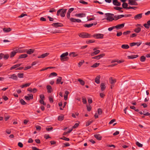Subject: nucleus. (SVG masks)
Returning a JSON list of instances; mask_svg holds the SVG:
<instances>
[{"mask_svg":"<svg viewBox=\"0 0 150 150\" xmlns=\"http://www.w3.org/2000/svg\"><path fill=\"white\" fill-rule=\"evenodd\" d=\"M122 34V33L121 32H117L116 34V35L117 36L119 37L121 36Z\"/></svg>","mask_w":150,"mask_h":150,"instance_id":"64","label":"nucleus"},{"mask_svg":"<svg viewBox=\"0 0 150 150\" xmlns=\"http://www.w3.org/2000/svg\"><path fill=\"white\" fill-rule=\"evenodd\" d=\"M94 137L97 139L100 140L102 139V137L99 134H96L94 135Z\"/></svg>","mask_w":150,"mask_h":150,"instance_id":"19","label":"nucleus"},{"mask_svg":"<svg viewBox=\"0 0 150 150\" xmlns=\"http://www.w3.org/2000/svg\"><path fill=\"white\" fill-rule=\"evenodd\" d=\"M47 89V92L49 93H51L52 91V88L51 86L48 85L46 86Z\"/></svg>","mask_w":150,"mask_h":150,"instance_id":"27","label":"nucleus"},{"mask_svg":"<svg viewBox=\"0 0 150 150\" xmlns=\"http://www.w3.org/2000/svg\"><path fill=\"white\" fill-rule=\"evenodd\" d=\"M69 55L72 57H74L77 56V54H76L75 52H73L70 53L69 54Z\"/></svg>","mask_w":150,"mask_h":150,"instance_id":"39","label":"nucleus"},{"mask_svg":"<svg viewBox=\"0 0 150 150\" xmlns=\"http://www.w3.org/2000/svg\"><path fill=\"white\" fill-rule=\"evenodd\" d=\"M122 8L125 9H128V7H127L128 4L126 3H124L122 5Z\"/></svg>","mask_w":150,"mask_h":150,"instance_id":"34","label":"nucleus"},{"mask_svg":"<svg viewBox=\"0 0 150 150\" xmlns=\"http://www.w3.org/2000/svg\"><path fill=\"white\" fill-rule=\"evenodd\" d=\"M113 4L114 5L117 6L121 5V3L119 2L117 0H113Z\"/></svg>","mask_w":150,"mask_h":150,"instance_id":"15","label":"nucleus"},{"mask_svg":"<svg viewBox=\"0 0 150 150\" xmlns=\"http://www.w3.org/2000/svg\"><path fill=\"white\" fill-rule=\"evenodd\" d=\"M78 35L80 37L82 38H89L91 36L90 34L85 32H82L79 33L78 34Z\"/></svg>","mask_w":150,"mask_h":150,"instance_id":"2","label":"nucleus"},{"mask_svg":"<svg viewBox=\"0 0 150 150\" xmlns=\"http://www.w3.org/2000/svg\"><path fill=\"white\" fill-rule=\"evenodd\" d=\"M34 51V50L32 49H29L28 50H26V52L28 54H30L33 53Z\"/></svg>","mask_w":150,"mask_h":150,"instance_id":"26","label":"nucleus"},{"mask_svg":"<svg viewBox=\"0 0 150 150\" xmlns=\"http://www.w3.org/2000/svg\"><path fill=\"white\" fill-rule=\"evenodd\" d=\"M138 57V55H131V56H128L127 58L129 59H133L135 58Z\"/></svg>","mask_w":150,"mask_h":150,"instance_id":"30","label":"nucleus"},{"mask_svg":"<svg viewBox=\"0 0 150 150\" xmlns=\"http://www.w3.org/2000/svg\"><path fill=\"white\" fill-rule=\"evenodd\" d=\"M97 24V23H92L89 24H84L83 25H84V27H85L89 28V27H90L92 26H93V25H96Z\"/></svg>","mask_w":150,"mask_h":150,"instance_id":"17","label":"nucleus"},{"mask_svg":"<svg viewBox=\"0 0 150 150\" xmlns=\"http://www.w3.org/2000/svg\"><path fill=\"white\" fill-rule=\"evenodd\" d=\"M125 23H122L120 24H118L116 26H115V28L117 29H120L123 28L124 26Z\"/></svg>","mask_w":150,"mask_h":150,"instance_id":"12","label":"nucleus"},{"mask_svg":"<svg viewBox=\"0 0 150 150\" xmlns=\"http://www.w3.org/2000/svg\"><path fill=\"white\" fill-rule=\"evenodd\" d=\"M57 75V74L55 72L51 73L49 77H51L52 76H56Z\"/></svg>","mask_w":150,"mask_h":150,"instance_id":"42","label":"nucleus"},{"mask_svg":"<svg viewBox=\"0 0 150 150\" xmlns=\"http://www.w3.org/2000/svg\"><path fill=\"white\" fill-rule=\"evenodd\" d=\"M80 3L84 4H88L87 2H85L83 0H80L79 1Z\"/></svg>","mask_w":150,"mask_h":150,"instance_id":"55","label":"nucleus"},{"mask_svg":"<svg viewBox=\"0 0 150 150\" xmlns=\"http://www.w3.org/2000/svg\"><path fill=\"white\" fill-rule=\"evenodd\" d=\"M8 78L9 79H11L14 80H17L18 79L17 76L15 74L10 75V76Z\"/></svg>","mask_w":150,"mask_h":150,"instance_id":"16","label":"nucleus"},{"mask_svg":"<svg viewBox=\"0 0 150 150\" xmlns=\"http://www.w3.org/2000/svg\"><path fill=\"white\" fill-rule=\"evenodd\" d=\"M18 145L21 148L23 146V144L21 142H19L18 143Z\"/></svg>","mask_w":150,"mask_h":150,"instance_id":"62","label":"nucleus"},{"mask_svg":"<svg viewBox=\"0 0 150 150\" xmlns=\"http://www.w3.org/2000/svg\"><path fill=\"white\" fill-rule=\"evenodd\" d=\"M78 81H79L80 83V84L82 85H84L85 84V82L84 81L81 80L80 79H78Z\"/></svg>","mask_w":150,"mask_h":150,"instance_id":"44","label":"nucleus"},{"mask_svg":"<svg viewBox=\"0 0 150 150\" xmlns=\"http://www.w3.org/2000/svg\"><path fill=\"white\" fill-rule=\"evenodd\" d=\"M137 0H129L128 4L131 5L137 6L138 4L136 2Z\"/></svg>","mask_w":150,"mask_h":150,"instance_id":"6","label":"nucleus"},{"mask_svg":"<svg viewBox=\"0 0 150 150\" xmlns=\"http://www.w3.org/2000/svg\"><path fill=\"white\" fill-rule=\"evenodd\" d=\"M93 122V120H91V121H88L86 122V127L88 126L89 125H90L91 123H92Z\"/></svg>","mask_w":150,"mask_h":150,"instance_id":"45","label":"nucleus"},{"mask_svg":"<svg viewBox=\"0 0 150 150\" xmlns=\"http://www.w3.org/2000/svg\"><path fill=\"white\" fill-rule=\"evenodd\" d=\"M87 110L88 111H90L91 109V107L90 105L89 106H87Z\"/></svg>","mask_w":150,"mask_h":150,"instance_id":"63","label":"nucleus"},{"mask_svg":"<svg viewBox=\"0 0 150 150\" xmlns=\"http://www.w3.org/2000/svg\"><path fill=\"white\" fill-rule=\"evenodd\" d=\"M35 128L37 130L40 131L41 129V127L39 125L36 126Z\"/></svg>","mask_w":150,"mask_h":150,"instance_id":"51","label":"nucleus"},{"mask_svg":"<svg viewBox=\"0 0 150 150\" xmlns=\"http://www.w3.org/2000/svg\"><path fill=\"white\" fill-rule=\"evenodd\" d=\"M136 144L139 147H142L143 146V145L142 144H140L138 142H136Z\"/></svg>","mask_w":150,"mask_h":150,"instance_id":"48","label":"nucleus"},{"mask_svg":"<svg viewBox=\"0 0 150 150\" xmlns=\"http://www.w3.org/2000/svg\"><path fill=\"white\" fill-rule=\"evenodd\" d=\"M52 25L55 28H57L58 27H62L63 26V25L62 23H54L52 24Z\"/></svg>","mask_w":150,"mask_h":150,"instance_id":"8","label":"nucleus"},{"mask_svg":"<svg viewBox=\"0 0 150 150\" xmlns=\"http://www.w3.org/2000/svg\"><path fill=\"white\" fill-rule=\"evenodd\" d=\"M40 100H44L45 99V96L43 94H41L40 96Z\"/></svg>","mask_w":150,"mask_h":150,"instance_id":"57","label":"nucleus"},{"mask_svg":"<svg viewBox=\"0 0 150 150\" xmlns=\"http://www.w3.org/2000/svg\"><path fill=\"white\" fill-rule=\"evenodd\" d=\"M70 21L72 22L80 23L81 22V20L79 19H75L73 18H70Z\"/></svg>","mask_w":150,"mask_h":150,"instance_id":"9","label":"nucleus"},{"mask_svg":"<svg viewBox=\"0 0 150 150\" xmlns=\"http://www.w3.org/2000/svg\"><path fill=\"white\" fill-rule=\"evenodd\" d=\"M142 16V13H139L135 15L134 18L135 20H137L141 19Z\"/></svg>","mask_w":150,"mask_h":150,"instance_id":"11","label":"nucleus"},{"mask_svg":"<svg viewBox=\"0 0 150 150\" xmlns=\"http://www.w3.org/2000/svg\"><path fill=\"white\" fill-rule=\"evenodd\" d=\"M109 82L111 84L115 83L116 82V80L115 79H113L112 77H110L109 79Z\"/></svg>","mask_w":150,"mask_h":150,"instance_id":"18","label":"nucleus"},{"mask_svg":"<svg viewBox=\"0 0 150 150\" xmlns=\"http://www.w3.org/2000/svg\"><path fill=\"white\" fill-rule=\"evenodd\" d=\"M125 16L124 15H120L118 16H114V20H117L119 19L124 17Z\"/></svg>","mask_w":150,"mask_h":150,"instance_id":"13","label":"nucleus"},{"mask_svg":"<svg viewBox=\"0 0 150 150\" xmlns=\"http://www.w3.org/2000/svg\"><path fill=\"white\" fill-rule=\"evenodd\" d=\"M121 48L124 49H127L129 48V46L127 44L122 45L121 46Z\"/></svg>","mask_w":150,"mask_h":150,"instance_id":"29","label":"nucleus"},{"mask_svg":"<svg viewBox=\"0 0 150 150\" xmlns=\"http://www.w3.org/2000/svg\"><path fill=\"white\" fill-rule=\"evenodd\" d=\"M100 76L98 75L95 78V82L97 84H99L100 82Z\"/></svg>","mask_w":150,"mask_h":150,"instance_id":"20","label":"nucleus"},{"mask_svg":"<svg viewBox=\"0 0 150 150\" xmlns=\"http://www.w3.org/2000/svg\"><path fill=\"white\" fill-rule=\"evenodd\" d=\"M21 64H17L16 65H14L10 68V70H12L17 68L21 66Z\"/></svg>","mask_w":150,"mask_h":150,"instance_id":"28","label":"nucleus"},{"mask_svg":"<svg viewBox=\"0 0 150 150\" xmlns=\"http://www.w3.org/2000/svg\"><path fill=\"white\" fill-rule=\"evenodd\" d=\"M28 57V55L26 54H22L19 57V59L24 58Z\"/></svg>","mask_w":150,"mask_h":150,"instance_id":"31","label":"nucleus"},{"mask_svg":"<svg viewBox=\"0 0 150 150\" xmlns=\"http://www.w3.org/2000/svg\"><path fill=\"white\" fill-rule=\"evenodd\" d=\"M9 57V56L8 54H4L3 58L4 59H7Z\"/></svg>","mask_w":150,"mask_h":150,"instance_id":"43","label":"nucleus"},{"mask_svg":"<svg viewBox=\"0 0 150 150\" xmlns=\"http://www.w3.org/2000/svg\"><path fill=\"white\" fill-rule=\"evenodd\" d=\"M49 54V53H46L42 54L41 55L38 56V58H43L45 57L48 56Z\"/></svg>","mask_w":150,"mask_h":150,"instance_id":"14","label":"nucleus"},{"mask_svg":"<svg viewBox=\"0 0 150 150\" xmlns=\"http://www.w3.org/2000/svg\"><path fill=\"white\" fill-rule=\"evenodd\" d=\"M62 79V77L60 76H59L58 77V78L57 79V82H56V84H59L61 82V81Z\"/></svg>","mask_w":150,"mask_h":150,"instance_id":"36","label":"nucleus"},{"mask_svg":"<svg viewBox=\"0 0 150 150\" xmlns=\"http://www.w3.org/2000/svg\"><path fill=\"white\" fill-rule=\"evenodd\" d=\"M11 30V29L10 28H4L3 29V31L5 33H8Z\"/></svg>","mask_w":150,"mask_h":150,"instance_id":"24","label":"nucleus"},{"mask_svg":"<svg viewBox=\"0 0 150 150\" xmlns=\"http://www.w3.org/2000/svg\"><path fill=\"white\" fill-rule=\"evenodd\" d=\"M30 84H31L30 83H25V84H23V85H21V87L22 88H23L24 87L29 86L30 85Z\"/></svg>","mask_w":150,"mask_h":150,"instance_id":"33","label":"nucleus"},{"mask_svg":"<svg viewBox=\"0 0 150 150\" xmlns=\"http://www.w3.org/2000/svg\"><path fill=\"white\" fill-rule=\"evenodd\" d=\"M20 102L21 104L23 105H25L26 104V103L23 99L20 100Z\"/></svg>","mask_w":150,"mask_h":150,"instance_id":"46","label":"nucleus"},{"mask_svg":"<svg viewBox=\"0 0 150 150\" xmlns=\"http://www.w3.org/2000/svg\"><path fill=\"white\" fill-rule=\"evenodd\" d=\"M143 25L146 28H149L150 26V20L147 22V23L144 24Z\"/></svg>","mask_w":150,"mask_h":150,"instance_id":"22","label":"nucleus"},{"mask_svg":"<svg viewBox=\"0 0 150 150\" xmlns=\"http://www.w3.org/2000/svg\"><path fill=\"white\" fill-rule=\"evenodd\" d=\"M100 65L99 63H96L94 64L93 65L91 66V67L93 68H96L98 67Z\"/></svg>","mask_w":150,"mask_h":150,"instance_id":"40","label":"nucleus"},{"mask_svg":"<svg viewBox=\"0 0 150 150\" xmlns=\"http://www.w3.org/2000/svg\"><path fill=\"white\" fill-rule=\"evenodd\" d=\"M115 28V26H113L112 27H111L109 28H108V30L109 31H111L112 30H113V29H114Z\"/></svg>","mask_w":150,"mask_h":150,"instance_id":"59","label":"nucleus"},{"mask_svg":"<svg viewBox=\"0 0 150 150\" xmlns=\"http://www.w3.org/2000/svg\"><path fill=\"white\" fill-rule=\"evenodd\" d=\"M64 119V116L63 115H61L59 116L58 117V120L60 121H61L63 120Z\"/></svg>","mask_w":150,"mask_h":150,"instance_id":"32","label":"nucleus"},{"mask_svg":"<svg viewBox=\"0 0 150 150\" xmlns=\"http://www.w3.org/2000/svg\"><path fill=\"white\" fill-rule=\"evenodd\" d=\"M67 10L66 9H60L57 11V15L59 16L60 15L61 17H64L65 16Z\"/></svg>","mask_w":150,"mask_h":150,"instance_id":"1","label":"nucleus"},{"mask_svg":"<svg viewBox=\"0 0 150 150\" xmlns=\"http://www.w3.org/2000/svg\"><path fill=\"white\" fill-rule=\"evenodd\" d=\"M100 52V50H96L93 52L91 53V56H94L97 55Z\"/></svg>","mask_w":150,"mask_h":150,"instance_id":"23","label":"nucleus"},{"mask_svg":"<svg viewBox=\"0 0 150 150\" xmlns=\"http://www.w3.org/2000/svg\"><path fill=\"white\" fill-rule=\"evenodd\" d=\"M93 37L96 39L103 38V35L101 34H95L93 35Z\"/></svg>","mask_w":150,"mask_h":150,"instance_id":"7","label":"nucleus"},{"mask_svg":"<svg viewBox=\"0 0 150 150\" xmlns=\"http://www.w3.org/2000/svg\"><path fill=\"white\" fill-rule=\"evenodd\" d=\"M44 100H40L39 102L41 104H43L44 105H46V104L45 103L44 101Z\"/></svg>","mask_w":150,"mask_h":150,"instance_id":"50","label":"nucleus"},{"mask_svg":"<svg viewBox=\"0 0 150 150\" xmlns=\"http://www.w3.org/2000/svg\"><path fill=\"white\" fill-rule=\"evenodd\" d=\"M19 51L18 48H16L13 50L10 53V57L11 58L13 57L17 53H18Z\"/></svg>","mask_w":150,"mask_h":150,"instance_id":"4","label":"nucleus"},{"mask_svg":"<svg viewBox=\"0 0 150 150\" xmlns=\"http://www.w3.org/2000/svg\"><path fill=\"white\" fill-rule=\"evenodd\" d=\"M146 59V57L144 56H142L140 58V60L141 62H144Z\"/></svg>","mask_w":150,"mask_h":150,"instance_id":"37","label":"nucleus"},{"mask_svg":"<svg viewBox=\"0 0 150 150\" xmlns=\"http://www.w3.org/2000/svg\"><path fill=\"white\" fill-rule=\"evenodd\" d=\"M79 124L78 123H76L74 125L73 127V128H77L79 126Z\"/></svg>","mask_w":150,"mask_h":150,"instance_id":"58","label":"nucleus"},{"mask_svg":"<svg viewBox=\"0 0 150 150\" xmlns=\"http://www.w3.org/2000/svg\"><path fill=\"white\" fill-rule=\"evenodd\" d=\"M137 43L136 42H132L130 44V46L131 47L133 46H135L136 45Z\"/></svg>","mask_w":150,"mask_h":150,"instance_id":"61","label":"nucleus"},{"mask_svg":"<svg viewBox=\"0 0 150 150\" xmlns=\"http://www.w3.org/2000/svg\"><path fill=\"white\" fill-rule=\"evenodd\" d=\"M75 16L77 17H82L85 16L86 14L83 13L76 14Z\"/></svg>","mask_w":150,"mask_h":150,"instance_id":"21","label":"nucleus"},{"mask_svg":"<svg viewBox=\"0 0 150 150\" xmlns=\"http://www.w3.org/2000/svg\"><path fill=\"white\" fill-rule=\"evenodd\" d=\"M98 114H101L102 112V110L100 108H98Z\"/></svg>","mask_w":150,"mask_h":150,"instance_id":"54","label":"nucleus"},{"mask_svg":"<svg viewBox=\"0 0 150 150\" xmlns=\"http://www.w3.org/2000/svg\"><path fill=\"white\" fill-rule=\"evenodd\" d=\"M114 8L116 10L120 11L121 12H123L121 10L122 9V8L118 7H114Z\"/></svg>","mask_w":150,"mask_h":150,"instance_id":"35","label":"nucleus"},{"mask_svg":"<svg viewBox=\"0 0 150 150\" xmlns=\"http://www.w3.org/2000/svg\"><path fill=\"white\" fill-rule=\"evenodd\" d=\"M82 102L83 104H86L87 103L86 100V98L84 97L82 98Z\"/></svg>","mask_w":150,"mask_h":150,"instance_id":"49","label":"nucleus"},{"mask_svg":"<svg viewBox=\"0 0 150 150\" xmlns=\"http://www.w3.org/2000/svg\"><path fill=\"white\" fill-rule=\"evenodd\" d=\"M100 87L101 90L102 91H103L106 88L105 83H101L100 84Z\"/></svg>","mask_w":150,"mask_h":150,"instance_id":"25","label":"nucleus"},{"mask_svg":"<svg viewBox=\"0 0 150 150\" xmlns=\"http://www.w3.org/2000/svg\"><path fill=\"white\" fill-rule=\"evenodd\" d=\"M55 11H56V10L54 8H52L49 11V12L50 13H52L54 12H55Z\"/></svg>","mask_w":150,"mask_h":150,"instance_id":"60","label":"nucleus"},{"mask_svg":"<svg viewBox=\"0 0 150 150\" xmlns=\"http://www.w3.org/2000/svg\"><path fill=\"white\" fill-rule=\"evenodd\" d=\"M68 54V52L62 54L60 56V59L62 62L65 61L68 59V58L67 57H66L67 56Z\"/></svg>","mask_w":150,"mask_h":150,"instance_id":"3","label":"nucleus"},{"mask_svg":"<svg viewBox=\"0 0 150 150\" xmlns=\"http://www.w3.org/2000/svg\"><path fill=\"white\" fill-rule=\"evenodd\" d=\"M141 28L138 27L134 30V31L137 33H139L141 30Z\"/></svg>","mask_w":150,"mask_h":150,"instance_id":"38","label":"nucleus"},{"mask_svg":"<svg viewBox=\"0 0 150 150\" xmlns=\"http://www.w3.org/2000/svg\"><path fill=\"white\" fill-rule=\"evenodd\" d=\"M61 139H62L64 140H65L66 141H69V138L65 137H63V138H61Z\"/></svg>","mask_w":150,"mask_h":150,"instance_id":"53","label":"nucleus"},{"mask_svg":"<svg viewBox=\"0 0 150 150\" xmlns=\"http://www.w3.org/2000/svg\"><path fill=\"white\" fill-rule=\"evenodd\" d=\"M107 16V20L109 21H112V20H114V18L113 17H114V15L113 14L110 13H108L106 14Z\"/></svg>","mask_w":150,"mask_h":150,"instance_id":"5","label":"nucleus"},{"mask_svg":"<svg viewBox=\"0 0 150 150\" xmlns=\"http://www.w3.org/2000/svg\"><path fill=\"white\" fill-rule=\"evenodd\" d=\"M25 98L27 100H29L33 98V96L32 94H29L28 96H25Z\"/></svg>","mask_w":150,"mask_h":150,"instance_id":"10","label":"nucleus"},{"mask_svg":"<svg viewBox=\"0 0 150 150\" xmlns=\"http://www.w3.org/2000/svg\"><path fill=\"white\" fill-rule=\"evenodd\" d=\"M49 100L50 102L51 103H52L53 102V98L52 97V96H50L49 97Z\"/></svg>","mask_w":150,"mask_h":150,"instance_id":"56","label":"nucleus"},{"mask_svg":"<svg viewBox=\"0 0 150 150\" xmlns=\"http://www.w3.org/2000/svg\"><path fill=\"white\" fill-rule=\"evenodd\" d=\"M84 62V61L83 60L80 62L78 64V67H80Z\"/></svg>","mask_w":150,"mask_h":150,"instance_id":"47","label":"nucleus"},{"mask_svg":"<svg viewBox=\"0 0 150 150\" xmlns=\"http://www.w3.org/2000/svg\"><path fill=\"white\" fill-rule=\"evenodd\" d=\"M24 74L23 73H18L17 74V76L19 78H23V77Z\"/></svg>","mask_w":150,"mask_h":150,"instance_id":"41","label":"nucleus"},{"mask_svg":"<svg viewBox=\"0 0 150 150\" xmlns=\"http://www.w3.org/2000/svg\"><path fill=\"white\" fill-rule=\"evenodd\" d=\"M131 32L130 31H127L126 32H124L123 33V34L124 35H127L129 34Z\"/></svg>","mask_w":150,"mask_h":150,"instance_id":"52","label":"nucleus"}]
</instances>
